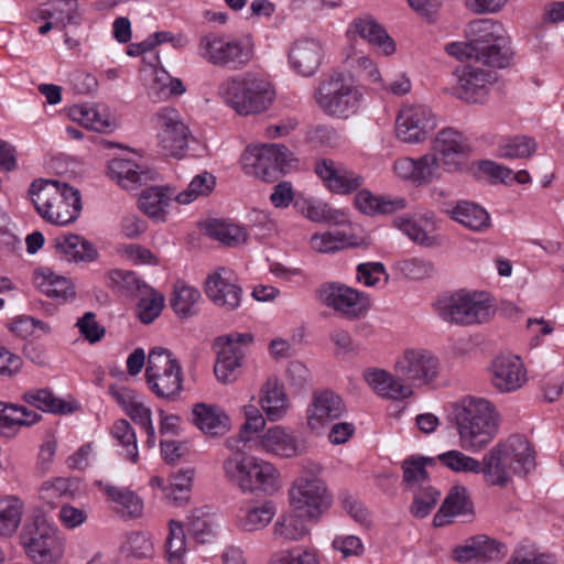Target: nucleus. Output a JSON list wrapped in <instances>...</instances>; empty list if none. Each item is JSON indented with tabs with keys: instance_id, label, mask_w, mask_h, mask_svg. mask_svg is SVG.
<instances>
[{
	"instance_id": "obj_32",
	"label": "nucleus",
	"mask_w": 564,
	"mask_h": 564,
	"mask_svg": "<svg viewBox=\"0 0 564 564\" xmlns=\"http://www.w3.org/2000/svg\"><path fill=\"white\" fill-rule=\"evenodd\" d=\"M350 29L370 45L379 48L386 56L395 52L394 41L371 15L355 19Z\"/></svg>"
},
{
	"instance_id": "obj_12",
	"label": "nucleus",
	"mask_w": 564,
	"mask_h": 564,
	"mask_svg": "<svg viewBox=\"0 0 564 564\" xmlns=\"http://www.w3.org/2000/svg\"><path fill=\"white\" fill-rule=\"evenodd\" d=\"M293 161L292 153L284 145L269 144L248 147L242 154L241 164L246 174L263 182H275L285 174Z\"/></svg>"
},
{
	"instance_id": "obj_23",
	"label": "nucleus",
	"mask_w": 564,
	"mask_h": 564,
	"mask_svg": "<svg viewBox=\"0 0 564 564\" xmlns=\"http://www.w3.org/2000/svg\"><path fill=\"white\" fill-rule=\"evenodd\" d=\"M262 448L280 457L291 458L306 451V443L291 430L276 425L269 429L261 437Z\"/></svg>"
},
{
	"instance_id": "obj_35",
	"label": "nucleus",
	"mask_w": 564,
	"mask_h": 564,
	"mask_svg": "<svg viewBox=\"0 0 564 564\" xmlns=\"http://www.w3.org/2000/svg\"><path fill=\"white\" fill-rule=\"evenodd\" d=\"M260 403L270 421H278L285 415L289 400L283 384L276 378H269L261 388Z\"/></svg>"
},
{
	"instance_id": "obj_3",
	"label": "nucleus",
	"mask_w": 564,
	"mask_h": 564,
	"mask_svg": "<svg viewBox=\"0 0 564 564\" xmlns=\"http://www.w3.org/2000/svg\"><path fill=\"white\" fill-rule=\"evenodd\" d=\"M480 473L486 482L506 486L511 473L527 475L535 467L534 451L522 435H511L497 443L482 457Z\"/></svg>"
},
{
	"instance_id": "obj_46",
	"label": "nucleus",
	"mask_w": 564,
	"mask_h": 564,
	"mask_svg": "<svg viewBox=\"0 0 564 564\" xmlns=\"http://www.w3.org/2000/svg\"><path fill=\"white\" fill-rule=\"evenodd\" d=\"M170 197L164 187H151L142 192L139 198L140 209L152 218H163Z\"/></svg>"
},
{
	"instance_id": "obj_52",
	"label": "nucleus",
	"mask_w": 564,
	"mask_h": 564,
	"mask_svg": "<svg viewBox=\"0 0 564 564\" xmlns=\"http://www.w3.org/2000/svg\"><path fill=\"white\" fill-rule=\"evenodd\" d=\"M186 551L185 533L181 522L171 520L166 538V554L170 564H182Z\"/></svg>"
},
{
	"instance_id": "obj_31",
	"label": "nucleus",
	"mask_w": 564,
	"mask_h": 564,
	"mask_svg": "<svg viewBox=\"0 0 564 564\" xmlns=\"http://www.w3.org/2000/svg\"><path fill=\"white\" fill-rule=\"evenodd\" d=\"M53 247L56 254L68 262L94 261L98 256L88 240L75 234L57 236L53 240Z\"/></svg>"
},
{
	"instance_id": "obj_60",
	"label": "nucleus",
	"mask_w": 564,
	"mask_h": 564,
	"mask_svg": "<svg viewBox=\"0 0 564 564\" xmlns=\"http://www.w3.org/2000/svg\"><path fill=\"white\" fill-rule=\"evenodd\" d=\"M269 564H319L314 550L295 547L273 555Z\"/></svg>"
},
{
	"instance_id": "obj_33",
	"label": "nucleus",
	"mask_w": 564,
	"mask_h": 564,
	"mask_svg": "<svg viewBox=\"0 0 564 564\" xmlns=\"http://www.w3.org/2000/svg\"><path fill=\"white\" fill-rule=\"evenodd\" d=\"M473 513V502L463 486H454L446 496L438 512L434 516L435 527H442L451 522V518Z\"/></svg>"
},
{
	"instance_id": "obj_11",
	"label": "nucleus",
	"mask_w": 564,
	"mask_h": 564,
	"mask_svg": "<svg viewBox=\"0 0 564 564\" xmlns=\"http://www.w3.org/2000/svg\"><path fill=\"white\" fill-rule=\"evenodd\" d=\"M197 53L205 62L231 70L242 69L253 56L250 46L217 33L203 35L197 45Z\"/></svg>"
},
{
	"instance_id": "obj_30",
	"label": "nucleus",
	"mask_w": 564,
	"mask_h": 564,
	"mask_svg": "<svg viewBox=\"0 0 564 564\" xmlns=\"http://www.w3.org/2000/svg\"><path fill=\"white\" fill-rule=\"evenodd\" d=\"M364 378L376 393L387 399L403 400L413 393L411 386L404 384L399 376L394 378L382 369H368L364 372Z\"/></svg>"
},
{
	"instance_id": "obj_64",
	"label": "nucleus",
	"mask_w": 564,
	"mask_h": 564,
	"mask_svg": "<svg viewBox=\"0 0 564 564\" xmlns=\"http://www.w3.org/2000/svg\"><path fill=\"white\" fill-rule=\"evenodd\" d=\"M507 564H555L552 556L529 547H519Z\"/></svg>"
},
{
	"instance_id": "obj_54",
	"label": "nucleus",
	"mask_w": 564,
	"mask_h": 564,
	"mask_svg": "<svg viewBox=\"0 0 564 564\" xmlns=\"http://www.w3.org/2000/svg\"><path fill=\"white\" fill-rule=\"evenodd\" d=\"M193 477V469H186L175 474L172 477L170 487L167 488L166 498L173 501L176 506L187 502L189 499Z\"/></svg>"
},
{
	"instance_id": "obj_9",
	"label": "nucleus",
	"mask_w": 564,
	"mask_h": 564,
	"mask_svg": "<svg viewBox=\"0 0 564 564\" xmlns=\"http://www.w3.org/2000/svg\"><path fill=\"white\" fill-rule=\"evenodd\" d=\"M20 538L28 555L37 564H51L63 555L64 543L57 529L43 514L32 517Z\"/></svg>"
},
{
	"instance_id": "obj_53",
	"label": "nucleus",
	"mask_w": 564,
	"mask_h": 564,
	"mask_svg": "<svg viewBox=\"0 0 564 564\" xmlns=\"http://www.w3.org/2000/svg\"><path fill=\"white\" fill-rule=\"evenodd\" d=\"M437 459L441 464L455 473H474L479 474L481 463L459 451H448L440 454Z\"/></svg>"
},
{
	"instance_id": "obj_37",
	"label": "nucleus",
	"mask_w": 564,
	"mask_h": 564,
	"mask_svg": "<svg viewBox=\"0 0 564 564\" xmlns=\"http://www.w3.org/2000/svg\"><path fill=\"white\" fill-rule=\"evenodd\" d=\"M275 514V507L272 501L262 503H247L240 508L237 523L246 532H253L265 528Z\"/></svg>"
},
{
	"instance_id": "obj_25",
	"label": "nucleus",
	"mask_w": 564,
	"mask_h": 564,
	"mask_svg": "<svg viewBox=\"0 0 564 564\" xmlns=\"http://www.w3.org/2000/svg\"><path fill=\"white\" fill-rule=\"evenodd\" d=\"M324 56L322 44L314 39H300L290 50L292 68L302 76H312L321 66Z\"/></svg>"
},
{
	"instance_id": "obj_39",
	"label": "nucleus",
	"mask_w": 564,
	"mask_h": 564,
	"mask_svg": "<svg viewBox=\"0 0 564 564\" xmlns=\"http://www.w3.org/2000/svg\"><path fill=\"white\" fill-rule=\"evenodd\" d=\"M243 350H232L231 346H223L218 351L214 372L218 381L228 384L237 380L240 373Z\"/></svg>"
},
{
	"instance_id": "obj_7",
	"label": "nucleus",
	"mask_w": 564,
	"mask_h": 564,
	"mask_svg": "<svg viewBox=\"0 0 564 564\" xmlns=\"http://www.w3.org/2000/svg\"><path fill=\"white\" fill-rule=\"evenodd\" d=\"M322 467L315 463L303 465L301 474L289 490L290 503L307 518L317 520L332 505L324 480L319 477Z\"/></svg>"
},
{
	"instance_id": "obj_21",
	"label": "nucleus",
	"mask_w": 564,
	"mask_h": 564,
	"mask_svg": "<svg viewBox=\"0 0 564 564\" xmlns=\"http://www.w3.org/2000/svg\"><path fill=\"white\" fill-rule=\"evenodd\" d=\"M491 383L501 393L519 390L527 382V371L518 356H499L490 367Z\"/></svg>"
},
{
	"instance_id": "obj_5",
	"label": "nucleus",
	"mask_w": 564,
	"mask_h": 564,
	"mask_svg": "<svg viewBox=\"0 0 564 564\" xmlns=\"http://www.w3.org/2000/svg\"><path fill=\"white\" fill-rule=\"evenodd\" d=\"M223 468L227 479L245 492L261 490L272 495L280 489L276 468L253 456L236 453L225 459Z\"/></svg>"
},
{
	"instance_id": "obj_27",
	"label": "nucleus",
	"mask_w": 564,
	"mask_h": 564,
	"mask_svg": "<svg viewBox=\"0 0 564 564\" xmlns=\"http://www.w3.org/2000/svg\"><path fill=\"white\" fill-rule=\"evenodd\" d=\"M96 486L106 495L107 500L112 503V509L121 518L132 519L142 514L143 502L132 490L126 487H117L97 480Z\"/></svg>"
},
{
	"instance_id": "obj_17",
	"label": "nucleus",
	"mask_w": 564,
	"mask_h": 564,
	"mask_svg": "<svg viewBox=\"0 0 564 564\" xmlns=\"http://www.w3.org/2000/svg\"><path fill=\"white\" fill-rule=\"evenodd\" d=\"M207 297L218 307L231 312L240 306L242 288L234 271L218 268L209 273L204 283Z\"/></svg>"
},
{
	"instance_id": "obj_43",
	"label": "nucleus",
	"mask_w": 564,
	"mask_h": 564,
	"mask_svg": "<svg viewBox=\"0 0 564 564\" xmlns=\"http://www.w3.org/2000/svg\"><path fill=\"white\" fill-rule=\"evenodd\" d=\"M22 400L43 412L66 414L73 411L67 402L56 398L47 388L29 390L23 393Z\"/></svg>"
},
{
	"instance_id": "obj_14",
	"label": "nucleus",
	"mask_w": 564,
	"mask_h": 564,
	"mask_svg": "<svg viewBox=\"0 0 564 564\" xmlns=\"http://www.w3.org/2000/svg\"><path fill=\"white\" fill-rule=\"evenodd\" d=\"M159 145L164 155L182 158L188 147L191 132L173 108H163L154 115Z\"/></svg>"
},
{
	"instance_id": "obj_41",
	"label": "nucleus",
	"mask_w": 564,
	"mask_h": 564,
	"mask_svg": "<svg viewBox=\"0 0 564 564\" xmlns=\"http://www.w3.org/2000/svg\"><path fill=\"white\" fill-rule=\"evenodd\" d=\"M273 536L281 543L300 541L310 533V529L300 514H282L274 522Z\"/></svg>"
},
{
	"instance_id": "obj_38",
	"label": "nucleus",
	"mask_w": 564,
	"mask_h": 564,
	"mask_svg": "<svg viewBox=\"0 0 564 564\" xmlns=\"http://www.w3.org/2000/svg\"><path fill=\"white\" fill-rule=\"evenodd\" d=\"M355 205L365 215H386L403 209L405 199L375 196L368 189H361L355 196Z\"/></svg>"
},
{
	"instance_id": "obj_49",
	"label": "nucleus",
	"mask_w": 564,
	"mask_h": 564,
	"mask_svg": "<svg viewBox=\"0 0 564 564\" xmlns=\"http://www.w3.org/2000/svg\"><path fill=\"white\" fill-rule=\"evenodd\" d=\"M215 185L216 177L212 173L204 171L197 174L192 180L188 187L185 191L178 193L175 199L180 204H189L199 196L209 195L215 188Z\"/></svg>"
},
{
	"instance_id": "obj_29",
	"label": "nucleus",
	"mask_w": 564,
	"mask_h": 564,
	"mask_svg": "<svg viewBox=\"0 0 564 564\" xmlns=\"http://www.w3.org/2000/svg\"><path fill=\"white\" fill-rule=\"evenodd\" d=\"M107 173L124 189H134L149 180L152 171L144 169L133 161L116 158L109 161Z\"/></svg>"
},
{
	"instance_id": "obj_22",
	"label": "nucleus",
	"mask_w": 564,
	"mask_h": 564,
	"mask_svg": "<svg viewBox=\"0 0 564 564\" xmlns=\"http://www.w3.org/2000/svg\"><path fill=\"white\" fill-rule=\"evenodd\" d=\"M433 151L441 158L446 172L457 171L467 151V144L460 132L452 129H442L433 141Z\"/></svg>"
},
{
	"instance_id": "obj_42",
	"label": "nucleus",
	"mask_w": 564,
	"mask_h": 564,
	"mask_svg": "<svg viewBox=\"0 0 564 564\" xmlns=\"http://www.w3.org/2000/svg\"><path fill=\"white\" fill-rule=\"evenodd\" d=\"M23 511L24 503L19 497H0V536H11L17 532Z\"/></svg>"
},
{
	"instance_id": "obj_1",
	"label": "nucleus",
	"mask_w": 564,
	"mask_h": 564,
	"mask_svg": "<svg viewBox=\"0 0 564 564\" xmlns=\"http://www.w3.org/2000/svg\"><path fill=\"white\" fill-rule=\"evenodd\" d=\"M452 419L460 447L469 452H479L487 447L496 437L500 423L496 405L475 395H466L455 402Z\"/></svg>"
},
{
	"instance_id": "obj_48",
	"label": "nucleus",
	"mask_w": 564,
	"mask_h": 564,
	"mask_svg": "<svg viewBox=\"0 0 564 564\" xmlns=\"http://www.w3.org/2000/svg\"><path fill=\"white\" fill-rule=\"evenodd\" d=\"M295 208L307 219L315 221V223H340V217H343V214H340L337 210H333L327 204L325 203H314L310 200H296L294 204Z\"/></svg>"
},
{
	"instance_id": "obj_44",
	"label": "nucleus",
	"mask_w": 564,
	"mask_h": 564,
	"mask_svg": "<svg viewBox=\"0 0 564 564\" xmlns=\"http://www.w3.org/2000/svg\"><path fill=\"white\" fill-rule=\"evenodd\" d=\"M41 414L25 406L0 402V429L30 426L41 420Z\"/></svg>"
},
{
	"instance_id": "obj_45",
	"label": "nucleus",
	"mask_w": 564,
	"mask_h": 564,
	"mask_svg": "<svg viewBox=\"0 0 564 564\" xmlns=\"http://www.w3.org/2000/svg\"><path fill=\"white\" fill-rule=\"evenodd\" d=\"M205 230L207 236L229 247L245 242L247 239V234L241 227L225 220L213 219L206 224Z\"/></svg>"
},
{
	"instance_id": "obj_20",
	"label": "nucleus",
	"mask_w": 564,
	"mask_h": 564,
	"mask_svg": "<svg viewBox=\"0 0 564 564\" xmlns=\"http://www.w3.org/2000/svg\"><path fill=\"white\" fill-rule=\"evenodd\" d=\"M316 174L324 181L325 186L336 194H349L361 187L362 175L337 164L330 159H323L315 164Z\"/></svg>"
},
{
	"instance_id": "obj_56",
	"label": "nucleus",
	"mask_w": 564,
	"mask_h": 564,
	"mask_svg": "<svg viewBox=\"0 0 564 564\" xmlns=\"http://www.w3.org/2000/svg\"><path fill=\"white\" fill-rule=\"evenodd\" d=\"M479 170L484 174L502 183H510L516 181L519 184H528L531 181V177L525 170H521L514 173L512 170L499 165L492 161H482L479 165Z\"/></svg>"
},
{
	"instance_id": "obj_2",
	"label": "nucleus",
	"mask_w": 564,
	"mask_h": 564,
	"mask_svg": "<svg viewBox=\"0 0 564 564\" xmlns=\"http://www.w3.org/2000/svg\"><path fill=\"white\" fill-rule=\"evenodd\" d=\"M218 95L226 106L241 117L261 115L273 105L276 93L269 78L257 72H245L225 79Z\"/></svg>"
},
{
	"instance_id": "obj_55",
	"label": "nucleus",
	"mask_w": 564,
	"mask_h": 564,
	"mask_svg": "<svg viewBox=\"0 0 564 564\" xmlns=\"http://www.w3.org/2000/svg\"><path fill=\"white\" fill-rule=\"evenodd\" d=\"M138 304V317L143 324L152 323L164 306V297L151 288L145 289Z\"/></svg>"
},
{
	"instance_id": "obj_18",
	"label": "nucleus",
	"mask_w": 564,
	"mask_h": 564,
	"mask_svg": "<svg viewBox=\"0 0 564 564\" xmlns=\"http://www.w3.org/2000/svg\"><path fill=\"white\" fill-rule=\"evenodd\" d=\"M321 301L328 307L354 319L364 315L369 307L366 294L339 283L323 285L319 290Z\"/></svg>"
},
{
	"instance_id": "obj_62",
	"label": "nucleus",
	"mask_w": 564,
	"mask_h": 564,
	"mask_svg": "<svg viewBox=\"0 0 564 564\" xmlns=\"http://www.w3.org/2000/svg\"><path fill=\"white\" fill-rule=\"evenodd\" d=\"M311 246L318 252H335L347 246L346 236L336 232L315 234L311 237Z\"/></svg>"
},
{
	"instance_id": "obj_26",
	"label": "nucleus",
	"mask_w": 564,
	"mask_h": 564,
	"mask_svg": "<svg viewBox=\"0 0 564 564\" xmlns=\"http://www.w3.org/2000/svg\"><path fill=\"white\" fill-rule=\"evenodd\" d=\"M192 414L195 426L207 436H223L230 430L229 416L216 404L196 403Z\"/></svg>"
},
{
	"instance_id": "obj_51",
	"label": "nucleus",
	"mask_w": 564,
	"mask_h": 564,
	"mask_svg": "<svg viewBox=\"0 0 564 564\" xmlns=\"http://www.w3.org/2000/svg\"><path fill=\"white\" fill-rule=\"evenodd\" d=\"M536 142L528 135H516L507 139L499 147V155L505 159H524L536 151Z\"/></svg>"
},
{
	"instance_id": "obj_24",
	"label": "nucleus",
	"mask_w": 564,
	"mask_h": 564,
	"mask_svg": "<svg viewBox=\"0 0 564 564\" xmlns=\"http://www.w3.org/2000/svg\"><path fill=\"white\" fill-rule=\"evenodd\" d=\"M345 412L341 398L330 390L315 391L307 409V424L312 430L324 426Z\"/></svg>"
},
{
	"instance_id": "obj_57",
	"label": "nucleus",
	"mask_w": 564,
	"mask_h": 564,
	"mask_svg": "<svg viewBox=\"0 0 564 564\" xmlns=\"http://www.w3.org/2000/svg\"><path fill=\"white\" fill-rule=\"evenodd\" d=\"M112 436L126 448L127 457L137 463L139 453L135 433L127 420H118L111 429Z\"/></svg>"
},
{
	"instance_id": "obj_6",
	"label": "nucleus",
	"mask_w": 564,
	"mask_h": 564,
	"mask_svg": "<svg viewBox=\"0 0 564 564\" xmlns=\"http://www.w3.org/2000/svg\"><path fill=\"white\" fill-rule=\"evenodd\" d=\"M465 32L475 47L476 62L497 68L509 64L511 52L502 23L492 19H478L468 23Z\"/></svg>"
},
{
	"instance_id": "obj_34",
	"label": "nucleus",
	"mask_w": 564,
	"mask_h": 564,
	"mask_svg": "<svg viewBox=\"0 0 564 564\" xmlns=\"http://www.w3.org/2000/svg\"><path fill=\"white\" fill-rule=\"evenodd\" d=\"M34 284L45 295L64 303L75 297V289L69 280L57 275L50 269L34 272Z\"/></svg>"
},
{
	"instance_id": "obj_40",
	"label": "nucleus",
	"mask_w": 564,
	"mask_h": 564,
	"mask_svg": "<svg viewBox=\"0 0 564 564\" xmlns=\"http://www.w3.org/2000/svg\"><path fill=\"white\" fill-rule=\"evenodd\" d=\"M200 292L183 282H177L171 294L170 305L180 318H188L198 312Z\"/></svg>"
},
{
	"instance_id": "obj_47",
	"label": "nucleus",
	"mask_w": 564,
	"mask_h": 564,
	"mask_svg": "<svg viewBox=\"0 0 564 564\" xmlns=\"http://www.w3.org/2000/svg\"><path fill=\"white\" fill-rule=\"evenodd\" d=\"M214 518L206 508L192 511L187 518V530L199 543H205L213 536Z\"/></svg>"
},
{
	"instance_id": "obj_63",
	"label": "nucleus",
	"mask_w": 564,
	"mask_h": 564,
	"mask_svg": "<svg viewBox=\"0 0 564 564\" xmlns=\"http://www.w3.org/2000/svg\"><path fill=\"white\" fill-rule=\"evenodd\" d=\"M69 480L66 478H54L44 481L41 486V498L48 505H54V501L63 497H72Z\"/></svg>"
},
{
	"instance_id": "obj_16",
	"label": "nucleus",
	"mask_w": 564,
	"mask_h": 564,
	"mask_svg": "<svg viewBox=\"0 0 564 564\" xmlns=\"http://www.w3.org/2000/svg\"><path fill=\"white\" fill-rule=\"evenodd\" d=\"M436 128V118L424 105H405L397 117V137L406 143H420Z\"/></svg>"
},
{
	"instance_id": "obj_15",
	"label": "nucleus",
	"mask_w": 564,
	"mask_h": 564,
	"mask_svg": "<svg viewBox=\"0 0 564 564\" xmlns=\"http://www.w3.org/2000/svg\"><path fill=\"white\" fill-rule=\"evenodd\" d=\"M397 375L414 387L432 383L438 375L440 361L425 349L405 350L395 364Z\"/></svg>"
},
{
	"instance_id": "obj_58",
	"label": "nucleus",
	"mask_w": 564,
	"mask_h": 564,
	"mask_svg": "<svg viewBox=\"0 0 564 564\" xmlns=\"http://www.w3.org/2000/svg\"><path fill=\"white\" fill-rule=\"evenodd\" d=\"M441 494L431 486H420L414 494L411 512L415 518L423 519L436 506Z\"/></svg>"
},
{
	"instance_id": "obj_10",
	"label": "nucleus",
	"mask_w": 564,
	"mask_h": 564,
	"mask_svg": "<svg viewBox=\"0 0 564 564\" xmlns=\"http://www.w3.org/2000/svg\"><path fill=\"white\" fill-rule=\"evenodd\" d=\"M145 378L150 390L160 399L175 400L182 390V367L169 350L161 347L150 351Z\"/></svg>"
},
{
	"instance_id": "obj_59",
	"label": "nucleus",
	"mask_w": 564,
	"mask_h": 564,
	"mask_svg": "<svg viewBox=\"0 0 564 564\" xmlns=\"http://www.w3.org/2000/svg\"><path fill=\"white\" fill-rule=\"evenodd\" d=\"M417 184L429 183L433 178L441 177L443 169L442 160L434 152L425 154L416 160Z\"/></svg>"
},
{
	"instance_id": "obj_28",
	"label": "nucleus",
	"mask_w": 564,
	"mask_h": 564,
	"mask_svg": "<svg viewBox=\"0 0 564 564\" xmlns=\"http://www.w3.org/2000/svg\"><path fill=\"white\" fill-rule=\"evenodd\" d=\"M34 22L51 20L56 29L64 30L67 25H77L80 21L77 2L75 0H52L32 12Z\"/></svg>"
},
{
	"instance_id": "obj_61",
	"label": "nucleus",
	"mask_w": 564,
	"mask_h": 564,
	"mask_svg": "<svg viewBox=\"0 0 564 564\" xmlns=\"http://www.w3.org/2000/svg\"><path fill=\"white\" fill-rule=\"evenodd\" d=\"M75 326L78 328L79 334L90 344L100 341L106 334L105 327L99 325L96 314L93 312H86L77 319Z\"/></svg>"
},
{
	"instance_id": "obj_50",
	"label": "nucleus",
	"mask_w": 564,
	"mask_h": 564,
	"mask_svg": "<svg viewBox=\"0 0 564 564\" xmlns=\"http://www.w3.org/2000/svg\"><path fill=\"white\" fill-rule=\"evenodd\" d=\"M72 117L88 129L106 132L112 129L108 116L101 113L96 107L76 106L72 109Z\"/></svg>"
},
{
	"instance_id": "obj_19",
	"label": "nucleus",
	"mask_w": 564,
	"mask_h": 564,
	"mask_svg": "<svg viewBox=\"0 0 564 564\" xmlns=\"http://www.w3.org/2000/svg\"><path fill=\"white\" fill-rule=\"evenodd\" d=\"M496 78L494 72L467 65L458 75L452 94L469 104L482 102L488 95L489 86L496 82Z\"/></svg>"
},
{
	"instance_id": "obj_36",
	"label": "nucleus",
	"mask_w": 564,
	"mask_h": 564,
	"mask_svg": "<svg viewBox=\"0 0 564 564\" xmlns=\"http://www.w3.org/2000/svg\"><path fill=\"white\" fill-rule=\"evenodd\" d=\"M448 213L452 219L473 231H484L491 226L488 212L473 202L460 200Z\"/></svg>"
},
{
	"instance_id": "obj_13",
	"label": "nucleus",
	"mask_w": 564,
	"mask_h": 564,
	"mask_svg": "<svg viewBox=\"0 0 564 564\" xmlns=\"http://www.w3.org/2000/svg\"><path fill=\"white\" fill-rule=\"evenodd\" d=\"M440 316L459 325L480 324L489 319L491 305L482 293L458 291L436 304Z\"/></svg>"
},
{
	"instance_id": "obj_4",
	"label": "nucleus",
	"mask_w": 564,
	"mask_h": 564,
	"mask_svg": "<svg viewBox=\"0 0 564 564\" xmlns=\"http://www.w3.org/2000/svg\"><path fill=\"white\" fill-rule=\"evenodd\" d=\"M36 213L47 223L66 226L74 223L82 212L78 189L55 180H34L29 189Z\"/></svg>"
},
{
	"instance_id": "obj_8",
	"label": "nucleus",
	"mask_w": 564,
	"mask_h": 564,
	"mask_svg": "<svg viewBox=\"0 0 564 564\" xmlns=\"http://www.w3.org/2000/svg\"><path fill=\"white\" fill-rule=\"evenodd\" d=\"M361 99V91L341 73H333L323 79L315 90L318 107L326 115L335 117L356 113Z\"/></svg>"
}]
</instances>
